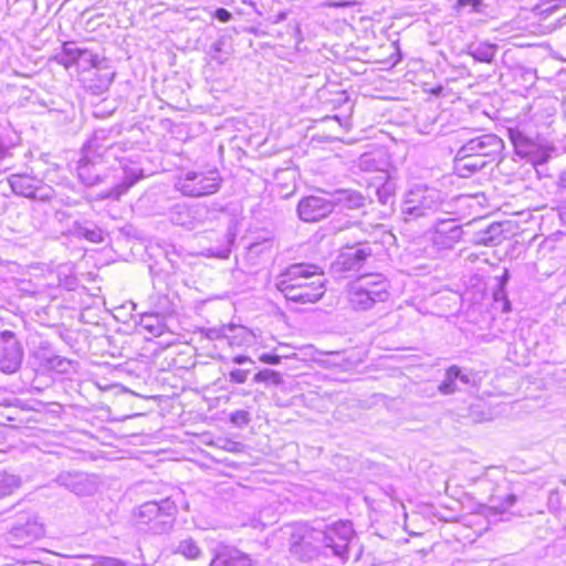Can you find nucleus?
Wrapping results in <instances>:
<instances>
[{
	"mask_svg": "<svg viewBox=\"0 0 566 566\" xmlns=\"http://www.w3.org/2000/svg\"><path fill=\"white\" fill-rule=\"evenodd\" d=\"M275 287L287 301L297 304L315 303L325 294V279L322 269L313 263H293L281 271Z\"/></svg>",
	"mask_w": 566,
	"mask_h": 566,
	"instance_id": "nucleus-1",
	"label": "nucleus"
},
{
	"mask_svg": "<svg viewBox=\"0 0 566 566\" xmlns=\"http://www.w3.org/2000/svg\"><path fill=\"white\" fill-rule=\"evenodd\" d=\"M503 148V140L495 134H483L470 138L455 154V170L461 177L467 178L494 161Z\"/></svg>",
	"mask_w": 566,
	"mask_h": 566,
	"instance_id": "nucleus-2",
	"label": "nucleus"
},
{
	"mask_svg": "<svg viewBox=\"0 0 566 566\" xmlns=\"http://www.w3.org/2000/svg\"><path fill=\"white\" fill-rule=\"evenodd\" d=\"M348 303L355 311H368L389 298V282L380 273H367L347 286Z\"/></svg>",
	"mask_w": 566,
	"mask_h": 566,
	"instance_id": "nucleus-3",
	"label": "nucleus"
},
{
	"mask_svg": "<svg viewBox=\"0 0 566 566\" xmlns=\"http://www.w3.org/2000/svg\"><path fill=\"white\" fill-rule=\"evenodd\" d=\"M177 505L170 497L143 503L136 511V523L139 527L155 534H163L174 526Z\"/></svg>",
	"mask_w": 566,
	"mask_h": 566,
	"instance_id": "nucleus-4",
	"label": "nucleus"
},
{
	"mask_svg": "<svg viewBox=\"0 0 566 566\" xmlns=\"http://www.w3.org/2000/svg\"><path fill=\"white\" fill-rule=\"evenodd\" d=\"M443 205L442 193L427 186H415L409 189L401 203L405 221L430 217L440 211Z\"/></svg>",
	"mask_w": 566,
	"mask_h": 566,
	"instance_id": "nucleus-5",
	"label": "nucleus"
},
{
	"mask_svg": "<svg viewBox=\"0 0 566 566\" xmlns=\"http://www.w3.org/2000/svg\"><path fill=\"white\" fill-rule=\"evenodd\" d=\"M321 549H329L331 554L345 563L349 558V547L355 539V531L353 524L348 521H339L324 528H319L316 533Z\"/></svg>",
	"mask_w": 566,
	"mask_h": 566,
	"instance_id": "nucleus-6",
	"label": "nucleus"
},
{
	"mask_svg": "<svg viewBox=\"0 0 566 566\" xmlns=\"http://www.w3.org/2000/svg\"><path fill=\"white\" fill-rule=\"evenodd\" d=\"M222 178L217 169L187 171L178 181L180 191L189 197H201L217 192Z\"/></svg>",
	"mask_w": 566,
	"mask_h": 566,
	"instance_id": "nucleus-7",
	"label": "nucleus"
},
{
	"mask_svg": "<svg viewBox=\"0 0 566 566\" xmlns=\"http://www.w3.org/2000/svg\"><path fill=\"white\" fill-rule=\"evenodd\" d=\"M8 181L12 191L18 196L40 201L50 200L53 196L51 187L28 174H13L8 178Z\"/></svg>",
	"mask_w": 566,
	"mask_h": 566,
	"instance_id": "nucleus-8",
	"label": "nucleus"
},
{
	"mask_svg": "<svg viewBox=\"0 0 566 566\" xmlns=\"http://www.w3.org/2000/svg\"><path fill=\"white\" fill-rule=\"evenodd\" d=\"M322 196L312 195L302 198L297 205V214L304 222H317L334 211L329 191L319 190Z\"/></svg>",
	"mask_w": 566,
	"mask_h": 566,
	"instance_id": "nucleus-9",
	"label": "nucleus"
},
{
	"mask_svg": "<svg viewBox=\"0 0 566 566\" xmlns=\"http://www.w3.org/2000/svg\"><path fill=\"white\" fill-rule=\"evenodd\" d=\"M364 238L358 241L347 243L346 249L339 254L337 263L343 271H357L373 255V249L369 245L370 233L364 231Z\"/></svg>",
	"mask_w": 566,
	"mask_h": 566,
	"instance_id": "nucleus-10",
	"label": "nucleus"
},
{
	"mask_svg": "<svg viewBox=\"0 0 566 566\" xmlns=\"http://www.w3.org/2000/svg\"><path fill=\"white\" fill-rule=\"evenodd\" d=\"M23 359V348L11 331L0 333V370L4 374L15 373Z\"/></svg>",
	"mask_w": 566,
	"mask_h": 566,
	"instance_id": "nucleus-11",
	"label": "nucleus"
},
{
	"mask_svg": "<svg viewBox=\"0 0 566 566\" xmlns=\"http://www.w3.org/2000/svg\"><path fill=\"white\" fill-rule=\"evenodd\" d=\"M208 212V208L203 205L177 203L170 209L169 219L176 226L195 229L203 223Z\"/></svg>",
	"mask_w": 566,
	"mask_h": 566,
	"instance_id": "nucleus-12",
	"label": "nucleus"
},
{
	"mask_svg": "<svg viewBox=\"0 0 566 566\" xmlns=\"http://www.w3.org/2000/svg\"><path fill=\"white\" fill-rule=\"evenodd\" d=\"M316 533L319 528L300 526L291 534L290 548L294 554L310 557L321 551V542Z\"/></svg>",
	"mask_w": 566,
	"mask_h": 566,
	"instance_id": "nucleus-13",
	"label": "nucleus"
},
{
	"mask_svg": "<svg viewBox=\"0 0 566 566\" xmlns=\"http://www.w3.org/2000/svg\"><path fill=\"white\" fill-rule=\"evenodd\" d=\"M109 130L96 129L84 147L87 159H103L105 156L116 157V145L111 140Z\"/></svg>",
	"mask_w": 566,
	"mask_h": 566,
	"instance_id": "nucleus-14",
	"label": "nucleus"
},
{
	"mask_svg": "<svg viewBox=\"0 0 566 566\" xmlns=\"http://www.w3.org/2000/svg\"><path fill=\"white\" fill-rule=\"evenodd\" d=\"M462 227L454 220H440L431 240L438 249L450 250L462 239Z\"/></svg>",
	"mask_w": 566,
	"mask_h": 566,
	"instance_id": "nucleus-15",
	"label": "nucleus"
},
{
	"mask_svg": "<svg viewBox=\"0 0 566 566\" xmlns=\"http://www.w3.org/2000/svg\"><path fill=\"white\" fill-rule=\"evenodd\" d=\"M55 481L77 495H91L96 491V483L84 472H62Z\"/></svg>",
	"mask_w": 566,
	"mask_h": 566,
	"instance_id": "nucleus-16",
	"label": "nucleus"
},
{
	"mask_svg": "<svg viewBox=\"0 0 566 566\" xmlns=\"http://www.w3.org/2000/svg\"><path fill=\"white\" fill-rule=\"evenodd\" d=\"M122 169V181L115 185L102 198H111L118 200L132 186H134L139 179L143 178V170L138 166H128L125 161H119Z\"/></svg>",
	"mask_w": 566,
	"mask_h": 566,
	"instance_id": "nucleus-17",
	"label": "nucleus"
},
{
	"mask_svg": "<svg viewBox=\"0 0 566 566\" xmlns=\"http://www.w3.org/2000/svg\"><path fill=\"white\" fill-rule=\"evenodd\" d=\"M329 197L334 210L340 209H359L365 206L366 198L357 190L353 189H337L329 191Z\"/></svg>",
	"mask_w": 566,
	"mask_h": 566,
	"instance_id": "nucleus-18",
	"label": "nucleus"
},
{
	"mask_svg": "<svg viewBox=\"0 0 566 566\" xmlns=\"http://www.w3.org/2000/svg\"><path fill=\"white\" fill-rule=\"evenodd\" d=\"M42 534V528L36 523H27L24 525H17L11 528L8 534L7 541L15 547H21L32 543Z\"/></svg>",
	"mask_w": 566,
	"mask_h": 566,
	"instance_id": "nucleus-19",
	"label": "nucleus"
},
{
	"mask_svg": "<svg viewBox=\"0 0 566 566\" xmlns=\"http://www.w3.org/2000/svg\"><path fill=\"white\" fill-rule=\"evenodd\" d=\"M210 566H251V559L235 548L224 547L217 553Z\"/></svg>",
	"mask_w": 566,
	"mask_h": 566,
	"instance_id": "nucleus-20",
	"label": "nucleus"
},
{
	"mask_svg": "<svg viewBox=\"0 0 566 566\" xmlns=\"http://www.w3.org/2000/svg\"><path fill=\"white\" fill-rule=\"evenodd\" d=\"M98 159H87L85 156L80 160L77 167L78 178L85 186H95L102 182L106 176H102L97 168Z\"/></svg>",
	"mask_w": 566,
	"mask_h": 566,
	"instance_id": "nucleus-21",
	"label": "nucleus"
},
{
	"mask_svg": "<svg viewBox=\"0 0 566 566\" xmlns=\"http://www.w3.org/2000/svg\"><path fill=\"white\" fill-rule=\"evenodd\" d=\"M63 51L67 56L71 57L73 62H87L92 67H95L97 70H101L103 67L102 64L105 62L104 60H101L97 55L93 54L88 50L81 49L72 42L65 43L63 46Z\"/></svg>",
	"mask_w": 566,
	"mask_h": 566,
	"instance_id": "nucleus-22",
	"label": "nucleus"
},
{
	"mask_svg": "<svg viewBox=\"0 0 566 566\" xmlns=\"http://www.w3.org/2000/svg\"><path fill=\"white\" fill-rule=\"evenodd\" d=\"M253 338L254 335L249 328L242 325L229 324L228 332L226 335V339L228 340L229 346H249L253 343Z\"/></svg>",
	"mask_w": 566,
	"mask_h": 566,
	"instance_id": "nucleus-23",
	"label": "nucleus"
},
{
	"mask_svg": "<svg viewBox=\"0 0 566 566\" xmlns=\"http://www.w3.org/2000/svg\"><path fill=\"white\" fill-rule=\"evenodd\" d=\"M509 136L512 142V144L515 147L516 153L522 156L526 157L532 155L535 151L536 145L532 138L526 136L523 132L520 129L511 128L509 130Z\"/></svg>",
	"mask_w": 566,
	"mask_h": 566,
	"instance_id": "nucleus-24",
	"label": "nucleus"
},
{
	"mask_svg": "<svg viewBox=\"0 0 566 566\" xmlns=\"http://www.w3.org/2000/svg\"><path fill=\"white\" fill-rule=\"evenodd\" d=\"M496 52L497 45L489 42L471 43L468 46V54L482 63H491Z\"/></svg>",
	"mask_w": 566,
	"mask_h": 566,
	"instance_id": "nucleus-25",
	"label": "nucleus"
},
{
	"mask_svg": "<svg viewBox=\"0 0 566 566\" xmlns=\"http://www.w3.org/2000/svg\"><path fill=\"white\" fill-rule=\"evenodd\" d=\"M460 378L464 384L469 382L465 375H461V370L457 366H451L446 373L444 380L439 385V391L443 395L453 394L457 390L455 379Z\"/></svg>",
	"mask_w": 566,
	"mask_h": 566,
	"instance_id": "nucleus-26",
	"label": "nucleus"
},
{
	"mask_svg": "<svg viewBox=\"0 0 566 566\" xmlns=\"http://www.w3.org/2000/svg\"><path fill=\"white\" fill-rule=\"evenodd\" d=\"M503 230L501 223H492L476 234V243L482 245H496L501 241Z\"/></svg>",
	"mask_w": 566,
	"mask_h": 566,
	"instance_id": "nucleus-27",
	"label": "nucleus"
},
{
	"mask_svg": "<svg viewBox=\"0 0 566 566\" xmlns=\"http://www.w3.org/2000/svg\"><path fill=\"white\" fill-rule=\"evenodd\" d=\"M21 478L6 471L0 472V499L11 495L20 489Z\"/></svg>",
	"mask_w": 566,
	"mask_h": 566,
	"instance_id": "nucleus-28",
	"label": "nucleus"
},
{
	"mask_svg": "<svg viewBox=\"0 0 566 566\" xmlns=\"http://www.w3.org/2000/svg\"><path fill=\"white\" fill-rule=\"evenodd\" d=\"M566 0H539L533 8L535 14L547 19L560 9L565 8Z\"/></svg>",
	"mask_w": 566,
	"mask_h": 566,
	"instance_id": "nucleus-29",
	"label": "nucleus"
},
{
	"mask_svg": "<svg viewBox=\"0 0 566 566\" xmlns=\"http://www.w3.org/2000/svg\"><path fill=\"white\" fill-rule=\"evenodd\" d=\"M491 505L488 509L486 516H495L497 514H502L506 512L510 507H512L516 503V496L514 494H507L502 501L492 496L490 499Z\"/></svg>",
	"mask_w": 566,
	"mask_h": 566,
	"instance_id": "nucleus-30",
	"label": "nucleus"
},
{
	"mask_svg": "<svg viewBox=\"0 0 566 566\" xmlns=\"http://www.w3.org/2000/svg\"><path fill=\"white\" fill-rule=\"evenodd\" d=\"M176 553L188 559H197L201 555V549L192 538H185L179 542Z\"/></svg>",
	"mask_w": 566,
	"mask_h": 566,
	"instance_id": "nucleus-31",
	"label": "nucleus"
},
{
	"mask_svg": "<svg viewBox=\"0 0 566 566\" xmlns=\"http://www.w3.org/2000/svg\"><path fill=\"white\" fill-rule=\"evenodd\" d=\"M76 234L93 243H99L104 241V232L96 226H78L76 228Z\"/></svg>",
	"mask_w": 566,
	"mask_h": 566,
	"instance_id": "nucleus-32",
	"label": "nucleus"
},
{
	"mask_svg": "<svg viewBox=\"0 0 566 566\" xmlns=\"http://www.w3.org/2000/svg\"><path fill=\"white\" fill-rule=\"evenodd\" d=\"M71 365V361L57 355H51L43 358V367L59 373H65Z\"/></svg>",
	"mask_w": 566,
	"mask_h": 566,
	"instance_id": "nucleus-33",
	"label": "nucleus"
},
{
	"mask_svg": "<svg viewBox=\"0 0 566 566\" xmlns=\"http://www.w3.org/2000/svg\"><path fill=\"white\" fill-rule=\"evenodd\" d=\"M253 380L255 382H272L274 385H281L283 382L281 374L271 369H263L256 373Z\"/></svg>",
	"mask_w": 566,
	"mask_h": 566,
	"instance_id": "nucleus-34",
	"label": "nucleus"
},
{
	"mask_svg": "<svg viewBox=\"0 0 566 566\" xmlns=\"http://www.w3.org/2000/svg\"><path fill=\"white\" fill-rule=\"evenodd\" d=\"M380 229V226L376 224V226H367V227H363V226H356L354 229H353V232H352V237H353V242H356L359 240V238H364V231H366V233H370V237H369V243L371 242V239H373V231H377Z\"/></svg>",
	"mask_w": 566,
	"mask_h": 566,
	"instance_id": "nucleus-35",
	"label": "nucleus"
},
{
	"mask_svg": "<svg viewBox=\"0 0 566 566\" xmlns=\"http://www.w3.org/2000/svg\"><path fill=\"white\" fill-rule=\"evenodd\" d=\"M294 354H269L264 353L259 357V360L269 365H279L282 358H290Z\"/></svg>",
	"mask_w": 566,
	"mask_h": 566,
	"instance_id": "nucleus-36",
	"label": "nucleus"
},
{
	"mask_svg": "<svg viewBox=\"0 0 566 566\" xmlns=\"http://www.w3.org/2000/svg\"><path fill=\"white\" fill-rule=\"evenodd\" d=\"M249 370L233 369L229 373V380L234 384H244L248 379Z\"/></svg>",
	"mask_w": 566,
	"mask_h": 566,
	"instance_id": "nucleus-37",
	"label": "nucleus"
},
{
	"mask_svg": "<svg viewBox=\"0 0 566 566\" xmlns=\"http://www.w3.org/2000/svg\"><path fill=\"white\" fill-rule=\"evenodd\" d=\"M228 327L229 325H222L219 328H210L207 333V336L210 339H226Z\"/></svg>",
	"mask_w": 566,
	"mask_h": 566,
	"instance_id": "nucleus-38",
	"label": "nucleus"
},
{
	"mask_svg": "<svg viewBox=\"0 0 566 566\" xmlns=\"http://www.w3.org/2000/svg\"><path fill=\"white\" fill-rule=\"evenodd\" d=\"M92 566H126L119 559L113 557H101Z\"/></svg>",
	"mask_w": 566,
	"mask_h": 566,
	"instance_id": "nucleus-39",
	"label": "nucleus"
},
{
	"mask_svg": "<svg viewBox=\"0 0 566 566\" xmlns=\"http://www.w3.org/2000/svg\"><path fill=\"white\" fill-rule=\"evenodd\" d=\"M481 4V0H458L454 8L457 10H462L467 7H471L472 10H478V7Z\"/></svg>",
	"mask_w": 566,
	"mask_h": 566,
	"instance_id": "nucleus-40",
	"label": "nucleus"
},
{
	"mask_svg": "<svg viewBox=\"0 0 566 566\" xmlns=\"http://www.w3.org/2000/svg\"><path fill=\"white\" fill-rule=\"evenodd\" d=\"M213 17L220 22H229L232 19V13L224 8H219L214 11Z\"/></svg>",
	"mask_w": 566,
	"mask_h": 566,
	"instance_id": "nucleus-41",
	"label": "nucleus"
},
{
	"mask_svg": "<svg viewBox=\"0 0 566 566\" xmlns=\"http://www.w3.org/2000/svg\"><path fill=\"white\" fill-rule=\"evenodd\" d=\"M232 422L245 424L249 422V413L244 410L235 411L231 415Z\"/></svg>",
	"mask_w": 566,
	"mask_h": 566,
	"instance_id": "nucleus-42",
	"label": "nucleus"
},
{
	"mask_svg": "<svg viewBox=\"0 0 566 566\" xmlns=\"http://www.w3.org/2000/svg\"><path fill=\"white\" fill-rule=\"evenodd\" d=\"M153 318H155L153 315H146V316L143 318V323H144L145 327H146L147 329H149L150 332H153V333H159L160 327H154L153 325H149V324L147 323V319H153Z\"/></svg>",
	"mask_w": 566,
	"mask_h": 566,
	"instance_id": "nucleus-43",
	"label": "nucleus"
},
{
	"mask_svg": "<svg viewBox=\"0 0 566 566\" xmlns=\"http://www.w3.org/2000/svg\"><path fill=\"white\" fill-rule=\"evenodd\" d=\"M233 363L238 364V365H242V364H245V363H253V360L249 357V356H244V355H238L235 357H233Z\"/></svg>",
	"mask_w": 566,
	"mask_h": 566,
	"instance_id": "nucleus-44",
	"label": "nucleus"
},
{
	"mask_svg": "<svg viewBox=\"0 0 566 566\" xmlns=\"http://www.w3.org/2000/svg\"><path fill=\"white\" fill-rule=\"evenodd\" d=\"M211 255H214L217 258H220V259H228L229 255H230V249L229 248H226L219 252H211Z\"/></svg>",
	"mask_w": 566,
	"mask_h": 566,
	"instance_id": "nucleus-45",
	"label": "nucleus"
},
{
	"mask_svg": "<svg viewBox=\"0 0 566 566\" xmlns=\"http://www.w3.org/2000/svg\"><path fill=\"white\" fill-rule=\"evenodd\" d=\"M51 355H54V354L51 350H49L48 348H42L41 352H38V356L40 357L42 364H43V358L50 357Z\"/></svg>",
	"mask_w": 566,
	"mask_h": 566,
	"instance_id": "nucleus-46",
	"label": "nucleus"
},
{
	"mask_svg": "<svg viewBox=\"0 0 566 566\" xmlns=\"http://www.w3.org/2000/svg\"><path fill=\"white\" fill-rule=\"evenodd\" d=\"M221 46H222V42L221 41H217L212 44V50L214 53H218L221 51Z\"/></svg>",
	"mask_w": 566,
	"mask_h": 566,
	"instance_id": "nucleus-47",
	"label": "nucleus"
},
{
	"mask_svg": "<svg viewBox=\"0 0 566 566\" xmlns=\"http://www.w3.org/2000/svg\"><path fill=\"white\" fill-rule=\"evenodd\" d=\"M559 182H560V186L566 188V169L560 174Z\"/></svg>",
	"mask_w": 566,
	"mask_h": 566,
	"instance_id": "nucleus-48",
	"label": "nucleus"
},
{
	"mask_svg": "<svg viewBox=\"0 0 566 566\" xmlns=\"http://www.w3.org/2000/svg\"><path fill=\"white\" fill-rule=\"evenodd\" d=\"M377 195L379 197V200L382 202V203H386L387 202V198L389 197L388 195H382V190H378L377 191Z\"/></svg>",
	"mask_w": 566,
	"mask_h": 566,
	"instance_id": "nucleus-49",
	"label": "nucleus"
},
{
	"mask_svg": "<svg viewBox=\"0 0 566 566\" xmlns=\"http://www.w3.org/2000/svg\"><path fill=\"white\" fill-rule=\"evenodd\" d=\"M346 4L344 2H331L329 3V7H334V8H342V7H345Z\"/></svg>",
	"mask_w": 566,
	"mask_h": 566,
	"instance_id": "nucleus-50",
	"label": "nucleus"
},
{
	"mask_svg": "<svg viewBox=\"0 0 566 566\" xmlns=\"http://www.w3.org/2000/svg\"><path fill=\"white\" fill-rule=\"evenodd\" d=\"M114 76H115V73H114V72H112V73H109L108 75H106V81H107V83H111V82L113 81Z\"/></svg>",
	"mask_w": 566,
	"mask_h": 566,
	"instance_id": "nucleus-51",
	"label": "nucleus"
},
{
	"mask_svg": "<svg viewBox=\"0 0 566 566\" xmlns=\"http://www.w3.org/2000/svg\"><path fill=\"white\" fill-rule=\"evenodd\" d=\"M2 154H3V149H2V147L0 146V157H2Z\"/></svg>",
	"mask_w": 566,
	"mask_h": 566,
	"instance_id": "nucleus-52",
	"label": "nucleus"
}]
</instances>
